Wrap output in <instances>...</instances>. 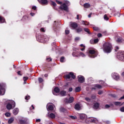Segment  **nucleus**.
<instances>
[{
  "instance_id": "nucleus-1",
  "label": "nucleus",
  "mask_w": 124,
  "mask_h": 124,
  "mask_svg": "<svg viewBox=\"0 0 124 124\" xmlns=\"http://www.w3.org/2000/svg\"><path fill=\"white\" fill-rule=\"evenodd\" d=\"M103 49L104 52L109 53H111L113 49V47L109 42H106L103 45Z\"/></svg>"
},
{
  "instance_id": "nucleus-2",
  "label": "nucleus",
  "mask_w": 124,
  "mask_h": 124,
  "mask_svg": "<svg viewBox=\"0 0 124 124\" xmlns=\"http://www.w3.org/2000/svg\"><path fill=\"white\" fill-rule=\"evenodd\" d=\"M89 57L91 58H95L96 57L98 54L97 51H95L93 49H90L88 51Z\"/></svg>"
},
{
  "instance_id": "nucleus-3",
  "label": "nucleus",
  "mask_w": 124,
  "mask_h": 124,
  "mask_svg": "<svg viewBox=\"0 0 124 124\" xmlns=\"http://www.w3.org/2000/svg\"><path fill=\"white\" fill-rule=\"evenodd\" d=\"M59 9L61 10H64L66 12H69L68 7L65 3H62Z\"/></svg>"
},
{
  "instance_id": "nucleus-4",
  "label": "nucleus",
  "mask_w": 124,
  "mask_h": 124,
  "mask_svg": "<svg viewBox=\"0 0 124 124\" xmlns=\"http://www.w3.org/2000/svg\"><path fill=\"white\" fill-rule=\"evenodd\" d=\"M78 81L80 83H83L85 81V78L82 76H78Z\"/></svg>"
},
{
  "instance_id": "nucleus-5",
  "label": "nucleus",
  "mask_w": 124,
  "mask_h": 124,
  "mask_svg": "<svg viewBox=\"0 0 124 124\" xmlns=\"http://www.w3.org/2000/svg\"><path fill=\"white\" fill-rule=\"evenodd\" d=\"M5 93V89L2 86H0V95H3Z\"/></svg>"
},
{
  "instance_id": "nucleus-6",
  "label": "nucleus",
  "mask_w": 124,
  "mask_h": 124,
  "mask_svg": "<svg viewBox=\"0 0 124 124\" xmlns=\"http://www.w3.org/2000/svg\"><path fill=\"white\" fill-rule=\"evenodd\" d=\"M70 27L74 29H76L78 27V25L77 23L73 22L71 23Z\"/></svg>"
},
{
  "instance_id": "nucleus-7",
  "label": "nucleus",
  "mask_w": 124,
  "mask_h": 124,
  "mask_svg": "<svg viewBox=\"0 0 124 124\" xmlns=\"http://www.w3.org/2000/svg\"><path fill=\"white\" fill-rule=\"evenodd\" d=\"M20 124H28V120L27 119L19 120Z\"/></svg>"
},
{
  "instance_id": "nucleus-8",
  "label": "nucleus",
  "mask_w": 124,
  "mask_h": 124,
  "mask_svg": "<svg viewBox=\"0 0 124 124\" xmlns=\"http://www.w3.org/2000/svg\"><path fill=\"white\" fill-rule=\"evenodd\" d=\"M0 24L6 23L5 18L2 16H0Z\"/></svg>"
},
{
  "instance_id": "nucleus-9",
  "label": "nucleus",
  "mask_w": 124,
  "mask_h": 124,
  "mask_svg": "<svg viewBox=\"0 0 124 124\" xmlns=\"http://www.w3.org/2000/svg\"><path fill=\"white\" fill-rule=\"evenodd\" d=\"M19 108H15L13 110V114L15 115H17L18 113H19Z\"/></svg>"
},
{
  "instance_id": "nucleus-10",
  "label": "nucleus",
  "mask_w": 124,
  "mask_h": 124,
  "mask_svg": "<svg viewBox=\"0 0 124 124\" xmlns=\"http://www.w3.org/2000/svg\"><path fill=\"white\" fill-rule=\"evenodd\" d=\"M39 2L41 4L47 5L48 3V1L47 0H39Z\"/></svg>"
},
{
  "instance_id": "nucleus-11",
  "label": "nucleus",
  "mask_w": 124,
  "mask_h": 124,
  "mask_svg": "<svg viewBox=\"0 0 124 124\" xmlns=\"http://www.w3.org/2000/svg\"><path fill=\"white\" fill-rule=\"evenodd\" d=\"M53 94L55 95V93H58L60 92V90L59 87H56L54 88Z\"/></svg>"
},
{
  "instance_id": "nucleus-12",
  "label": "nucleus",
  "mask_w": 124,
  "mask_h": 124,
  "mask_svg": "<svg viewBox=\"0 0 124 124\" xmlns=\"http://www.w3.org/2000/svg\"><path fill=\"white\" fill-rule=\"evenodd\" d=\"M76 31L77 33H79L83 31V28L81 27H78L76 29Z\"/></svg>"
},
{
  "instance_id": "nucleus-13",
  "label": "nucleus",
  "mask_w": 124,
  "mask_h": 124,
  "mask_svg": "<svg viewBox=\"0 0 124 124\" xmlns=\"http://www.w3.org/2000/svg\"><path fill=\"white\" fill-rule=\"evenodd\" d=\"M13 108V105L10 104V103L6 105V109H8V110H10L12 109Z\"/></svg>"
},
{
  "instance_id": "nucleus-14",
  "label": "nucleus",
  "mask_w": 124,
  "mask_h": 124,
  "mask_svg": "<svg viewBox=\"0 0 124 124\" xmlns=\"http://www.w3.org/2000/svg\"><path fill=\"white\" fill-rule=\"evenodd\" d=\"M29 19V16L27 15H24L22 18V21H25Z\"/></svg>"
},
{
  "instance_id": "nucleus-15",
  "label": "nucleus",
  "mask_w": 124,
  "mask_h": 124,
  "mask_svg": "<svg viewBox=\"0 0 124 124\" xmlns=\"http://www.w3.org/2000/svg\"><path fill=\"white\" fill-rule=\"evenodd\" d=\"M60 110L61 112L63 113H66L67 112V109L63 107H61Z\"/></svg>"
},
{
  "instance_id": "nucleus-16",
  "label": "nucleus",
  "mask_w": 124,
  "mask_h": 124,
  "mask_svg": "<svg viewBox=\"0 0 124 124\" xmlns=\"http://www.w3.org/2000/svg\"><path fill=\"white\" fill-rule=\"evenodd\" d=\"M99 107V104L98 103H94L93 105L94 109H98Z\"/></svg>"
},
{
  "instance_id": "nucleus-17",
  "label": "nucleus",
  "mask_w": 124,
  "mask_h": 124,
  "mask_svg": "<svg viewBox=\"0 0 124 124\" xmlns=\"http://www.w3.org/2000/svg\"><path fill=\"white\" fill-rule=\"evenodd\" d=\"M75 108L76 110H79L80 109V106L78 104L75 105Z\"/></svg>"
},
{
  "instance_id": "nucleus-18",
  "label": "nucleus",
  "mask_w": 124,
  "mask_h": 124,
  "mask_svg": "<svg viewBox=\"0 0 124 124\" xmlns=\"http://www.w3.org/2000/svg\"><path fill=\"white\" fill-rule=\"evenodd\" d=\"M121 102H114V104L116 106H122L123 104H124V103L121 104Z\"/></svg>"
},
{
  "instance_id": "nucleus-19",
  "label": "nucleus",
  "mask_w": 124,
  "mask_h": 124,
  "mask_svg": "<svg viewBox=\"0 0 124 124\" xmlns=\"http://www.w3.org/2000/svg\"><path fill=\"white\" fill-rule=\"evenodd\" d=\"M84 7L85 8L88 9L91 7V5L89 3H86L84 4Z\"/></svg>"
},
{
  "instance_id": "nucleus-20",
  "label": "nucleus",
  "mask_w": 124,
  "mask_h": 124,
  "mask_svg": "<svg viewBox=\"0 0 124 124\" xmlns=\"http://www.w3.org/2000/svg\"><path fill=\"white\" fill-rule=\"evenodd\" d=\"M54 109L53 106L52 105H49L47 109L49 111H52Z\"/></svg>"
},
{
  "instance_id": "nucleus-21",
  "label": "nucleus",
  "mask_w": 124,
  "mask_h": 124,
  "mask_svg": "<svg viewBox=\"0 0 124 124\" xmlns=\"http://www.w3.org/2000/svg\"><path fill=\"white\" fill-rule=\"evenodd\" d=\"M60 94L62 95V96H66V92L65 91H62L60 92Z\"/></svg>"
},
{
  "instance_id": "nucleus-22",
  "label": "nucleus",
  "mask_w": 124,
  "mask_h": 124,
  "mask_svg": "<svg viewBox=\"0 0 124 124\" xmlns=\"http://www.w3.org/2000/svg\"><path fill=\"white\" fill-rule=\"evenodd\" d=\"M113 77L115 80H119L120 76L119 75H113Z\"/></svg>"
},
{
  "instance_id": "nucleus-23",
  "label": "nucleus",
  "mask_w": 124,
  "mask_h": 124,
  "mask_svg": "<svg viewBox=\"0 0 124 124\" xmlns=\"http://www.w3.org/2000/svg\"><path fill=\"white\" fill-rule=\"evenodd\" d=\"M69 74L70 75L72 79H75L76 78V76L74 75L73 72H70Z\"/></svg>"
},
{
  "instance_id": "nucleus-24",
  "label": "nucleus",
  "mask_w": 124,
  "mask_h": 124,
  "mask_svg": "<svg viewBox=\"0 0 124 124\" xmlns=\"http://www.w3.org/2000/svg\"><path fill=\"white\" fill-rule=\"evenodd\" d=\"M81 23H82L83 25L85 26H88L89 25V22H87V21L82 20L81 21Z\"/></svg>"
},
{
  "instance_id": "nucleus-25",
  "label": "nucleus",
  "mask_w": 124,
  "mask_h": 124,
  "mask_svg": "<svg viewBox=\"0 0 124 124\" xmlns=\"http://www.w3.org/2000/svg\"><path fill=\"white\" fill-rule=\"evenodd\" d=\"M14 122V118L13 117H12L11 118L9 119L8 123L10 124H12L13 123V122Z\"/></svg>"
},
{
  "instance_id": "nucleus-26",
  "label": "nucleus",
  "mask_w": 124,
  "mask_h": 124,
  "mask_svg": "<svg viewBox=\"0 0 124 124\" xmlns=\"http://www.w3.org/2000/svg\"><path fill=\"white\" fill-rule=\"evenodd\" d=\"M84 31L86 32L88 34H91V33L88 28H84Z\"/></svg>"
},
{
  "instance_id": "nucleus-27",
  "label": "nucleus",
  "mask_w": 124,
  "mask_h": 124,
  "mask_svg": "<svg viewBox=\"0 0 124 124\" xmlns=\"http://www.w3.org/2000/svg\"><path fill=\"white\" fill-rule=\"evenodd\" d=\"M94 87L95 88H97L98 89H102V85H100L98 84H96L94 85Z\"/></svg>"
},
{
  "instance_id": "nucleus-28",
  "label": "nucleus",
  "mask_w": 124,
  "mask_h": 124,
  "mask_svg": "<svg viewBox=\"0 0 124 124\" xmlns=\"http://www.w3.org/2000/svg\"><path fill=\"white\" fill-rule=\"evenodd\" d=\"M81 91V87H77L75 89V92L76 93H79Z\"/></svg>"
},
{
  "instance_id": "nucleus-29",
  "label": "nucleus",
  "mask_w": 124,
  "mask_h": 124,
  "mask_svg": "<svg viewBox=\"0 0 124 124\" xmlns=\"http://www.w3.org/2000/svg\"><path fill=\"white\" fill-rule=\"evenodd\" d=\"M72 55L73 57H78L79 56L78 55V52L76 51V52H73L72 53Z\"/></svg>"
},
{
  "instance_id": "nucleus-30",
  "label": "nucleus",
  "mask_w": 124,
  "mask_h": 124,
  "mask_svg": "<svg viewBox=\"0 0 124 124\" xmlns=\"http://www.w3.org/2000/svg\"><path fill=\"white\" fill-rule=\"evenodd\" d=\"M69 101L70 103H73L74 101V97H70L69 99Z\"/></svg>"
},
{
  "instance_id": "nucleus-31",
  "label": "nucleus",
  "mask_w": 124,
  "mask_h": 124,
  "mask_svg": "<svg viewBox=\"0 0 124 124\" xmlns=\"http://www.w3.org/2000/svg\"><path fill=\"white\" fill-rule=\"evenodd\" d=\"M80 47H83V48H80V50H81V51H84V50H85V46L84 45H83V44H80Z\"/></svg>"
},
{
  "instance_id": "nucleus-32",
  "label": "nucleus",
  "mask_w": 124,
  "mask_h": 124,
  "mask_svg": "<svg viewBox=\"0 0 124 124\" xmlns=\"http://www.w3.org/2000/svg\"><path fill=\"white\" fill-rule=\"evenodd\" d=\"M49 117L51 118V119H54L55 118V115L54 113H51L50 114H49Z\"/></svg>"
},
{
  "instance_id": "nucleus-33",
  "label": "nucleus",
  "mask_w": 124,
  "mask_h": 124,
  "mask_svg": "<svg viewBox=\"0 0 124 124\" xmlns=\"http://www.w3.org/2000/svg\"><path fill=\"white\" fill-rule=\"evenodd\" d=\"M5 116L7 117H9L10 116H11V113L10 112H6L5 113Z\"/></svg>"
},
{
  "instance_id": "nucleus-34",
  "label": "nucleus",
  "mask_w": 124,
  "mask_h": 124,
  "mask_svg": "<svg viewBox=\"0 0 124 124\" xmlns=\"http://www.w3.org/2000/svg\"><path fill=\"white\" fill-rule=\"evenodd\" d=\"M50 4L51 5H53L54 7L57 6V3H55V2L54 1H51Z\"/></svg>"
},
{
  "instance_id": "nucleus-35",
  "label": "nucleus",
  "mask_w": 124,
  "mask_h": 124,
  "mask_svg": "<svg viewBox=\"0 0 124 124\" xmlns=\"http://www.w3.org/2000/svg\"><path fill=\"white\" fill-rule=\"evenodd\" d=\"M38 81L40 83H41L44 81V79L42 78H39Z\"/></svg>"
},
{
  "instance_id": "nucleus-36",
  "label": "nucleus",
  "mask_w": 124,
  "mask_h": 124,
  "mask_svg": "<svg viewBox=\"0 0 124 124\" xmlns=\"http://www.w3.org/2000/svg\"><path fill=\"white\" fill-rule=\"evenodd\" d=\"M65 60V57L63 56L61 57L60 61L61 62H63Z\"/></svg>"
},
{
  "instance_id": "nucleus-37",
  "label": "nucleus",
  "mask_w": 124,
  "mask_h": 124,
  "mask_svg": "<svg viewBox=\"0 0 124 124\" xmlns=\"http://www.w3.org/2000/svg\"><path fill=\"white\" fill-rule=\"evenodd\" d=\"M104 19H105V20L108 21L109 20V17H108L107 15L105 14V16H104Z\"/></svg>"
},
{
  "instance_id": "nucleus-38",
  "label": "nucleus",
  "mask_w": 124,
  "mask_h": 124,
  "mask_svg": "<svg viewBox=\"0 0 124 124\" xmlns=\"http://www.w3.org/2000/svg\"><path fill=\"white\" fill-rule=\"evenodd\" d=\"M70 76H71L69 74V75H67L65 76V78L66 79H69L71 78V77H70Z\"/></svg>"
},
{
  "instance_id": "nucleus-39",
  "label": "nucleus",
  "mask_w": 124,
  "mask_h": 124,
  "mask_svg": "<svg viewBox=\"0 0 124 124\" xmlns=\"http://www.w3.org/2000/svg\"><path fill=\"white\" fill-rule=\"evenodd\" d=\"M69 117L70 118H71L72 119H73V120H76V119H77V117L76 116L71 115V116H69Z\"/></svg>"
},
{
  "instance_id": "nucleus-40",
  "label": "nucleus",
  "mask_w": 124,
  "mask_h": 124,
  "mask_svg": "<svg viewBox=\"0 0 124 124\" xmlns=\"http://www.w3.org/2000/svg\"><path fill=\"white\" fill-rule=\"evenodd\" d=\"M52 59L50 57H46V61L47 62H51Z\"/></svg>"
},
{
  "instance_id": "nucleus-41",
  "label": "nucleus",
  "mask_w": 124,
  "mask_h": 124,
  "mask_svg": "<svg viewBox=\"0 0 124 124\" xmlns=\"http://www.w3.org/2000/svg\"><path fill=\"white\" fill-rule=\"evenodd\" d=\"M85 100L88 102H90L91 101V99L90 98L87 97L85 98Z\"/></svg>"
},
{
  "instance_id": "nucleus-42",
  "label": "nucleus",
  "mask_w": 124,
  "mask_h": 124,
  "mask_svg": "<svg viewBox=\"0 0 124 124\" xmlns=\"http://www.w3.org/2000/svg\"><path fill=\"white\" fill-rule=\"evenodd\" d=\"M28 79H29V77H23V80L25 82L26 81H28Z\"/></svg>"
},
{
  "instance_id": "nucleus-43",
  "label": "nucleus",
  "mask_w": 124,
  "mask_h": 124,
  "mask_svg": "<svg viewBox=\"0 0 124 124\" xmlns=\"http://www.w3.org/2000/svg\"><path fill=\"white\" fill-rule=\"evenodd\" d=\"M94 44H97L99 42V40L98 38L93 40Z\"/></svg>"
},
{
  "instance_id": "nucleus-44",
  "label": "nucleus",
  "mask_w": 124,
  "mask_h": 124,
  "mask_svg": "<svg viewBox=\"0 0 124 124\" xmlns=\"http://www.w3.org/2000/svg\"><path fill=\"white\" fill-rule=\"evenodd\" d=\"M117 42L118 43H122V39L120 38H118L117 40Z\"/></svg>"
},
{
  "instance_id": "nucleus-45",
  "label": "nucleus",
  "mask_w": 124,
  "mask_h": 124,
  "mask_svg": "<svg viewBox=\"0 0 124 124\" xmlns=\"http://www.w3.org/2000/svg\"><path fill=\"white\" fill-rule=\"evenodd\" d=\"M31 98V97L30 95H27L25 98V99L26 100H29Z\"/></svg>"
},
{
  "instance_id": "nucleus-46",
  "label": "nucleus",
  "mask_w": 124,
  "mask_h": 124,
  "mask_svg": "<svg viewBox=\"0 0 124 124\" xmlns=\"http://www.w3.org/2000/svg\"><path fill=\"white\" fill-rule=\"evenodd\" d=\"M81 17H82V16L81 15H77V19L78 20H79V17L81 18Z\"/></svg>"
},
{
  "instance_id": "nucleus-47",
  "label": "nucleus",
  "mask_w": 124,
  "mask_h": 124,
  "mask_svg": "<svg viewBox=\"0 0 124 124\" xmlns=\"http://www.w3.org/2000/svg\"><path fill=\"white\" fill-rule=\"evenodd\" d=\"M78 53H79V56H82V57H85L84 54L82 52L79 51Z\"/></svg>"
},
{
  "instance_id": "nucleus-48",
  "label": "nucleus",
  "mask_w": 124,
  "mask_h": 124,
  "mask_svg": "<svg viewBox=\"0 0 124 124\" xmlns=\"http://www.w3.org/2000/svg\"><path fill=\"white\" fill-rule=\"evenodd\" d=\"M93 30L95 31H97L99 30V28L98 27H93Z\"/></svg>"
},
{
  "instance_id": "nucleus-49",
  "label": "nucleus",
  "mask_w": 124,
  "mask_h": 124,
  "mask_svg": "<svg viewBox=\"0 0 124 124\" xmlns=\"http://www.w3.org/2000/svg\"><path fill=\"white\" fill-rule=\"evenodd\" d=\"M64 102H65V103H70V102H69V99H68V98H65V99H64Z\"/></svg>"
},
{
  "instance_id": "nucleus-50",
  "label": "nucleus",
  "mask_w": 124,
  "mask_h": 124,
  "mask_svg": "<svg viewBox=\"0 0 124 124\" xmlns=\"http://www.w3.org/2000/svg\"><path fill=\"white\" fill-rule=\"evenodd\" d=\"M17 75H18V76H22V74H21V72L20 71H17Z\"/></svg>"
},
{
  "instance_id": "nucleus-51",
  "label": "nucleus",
  "mask_w": 124,
  "mask_h": 124,
  "mask_svg": "<svg viewBox=\"0 0 124 124\" xmlns=\"http://www.w3.org/2000/svg\"><path fill=\"white\" fill-rule=\"evenodd\" d=\"M55 1H56V2L57 3H58V4H61L62 3V2L61 1H59V0H56Z\"/></svg>"
},
{
  "instance_id": "nucleus-52",
  "label": "nucleus",
  "mask_w": 124,
  "mask_h": 124,
  "mask_svg": "<svg viewBox=\"0 0 124 124\" xmlns=\"http://www.w3.org/2000/svg\"><path fill=\"white\" fill-rule=\"evenodd\" d=\"M91 98L92 99H95L96 98V96L95 95H92Z\"/></svg>"
},
{
  "instance_id": "nucleus-53",
  "label": "nucleus",
  "mask_w": 124,
  "mask_h": 124,
  "mask_svg": "<svg viewBox=\"0 0 124 124\" xmlns=\"http://www.w3.org/2000/svg\"><path fill=\"white\" fill-rule=\"evenodd\" d=\"M69 30H65V34H66V35H68V34H69Z\"/></svg>"
},
{
  "instance_id": "nucleus-54",
  "label": "nucleus",
  "mask_w": 124,
  "mask_h": 124,
  "mask_svg": "<svg viewBox=\"0 0 124 124\" xmlns=\"http://www.w3.org/2000/svg\"><path fill=\"white\" fill-rule=\"evenodd\" d=\"M120 111L121 112H124V107H123L120 108Z\"/></svg>"
},
{
  "instance_id": "nucleus-55",
  "label": "nucleus",
  "mask_w": 124,
  "mask_h": 124,
  "mask_svg": "<svg viewBox=\"0 0 124 124\" xmlns=\"http://www.w3.org/2000/svg\"><path fill=\"white\" fill-rule=\"evenodd\" d=\"M40 31L42 32H45V29L44 28H41L40 29Z\"/></svg>"
},
{
  "instance_id": "nucleus-56",
  "label": "nucleus",
  "mask_w": 124,
  "mask_h": 124,
  "mask_svg": "<svg viewBox=\"0 0 124 124\" xmlns=\"http://www.w3.org/2000/svg\"><path fill=\"white\" fill-rule=\"evenodd\" d=\"M98 94L100 95V94H103V91H99L98 92Z\"/></svg>"
},
{
  "instance_id": "nucleus-57",
  "label": "nucleus",
  "mask_w": 124,
  "mask_h": 124,
  "mask_svg": "<svg viewBox=\"0 0 124 124\" xmlns=\"http://www.w3.org/2000/svg\"><path fill=\"white\" fill-rule=\"evenodd\" d=\"M79 50V48H75V47H73V50L74 51H76V50Z\"/></svg>"
},
{
  "instance_id": "nucleus-58",
  "label": "nucleus",
  "mask_w": 124,
  "mask_h": 124,
  "mask_svg": "<svg viewBox=\"0 0 124 124\" xmlns=\"http://www.w3.org/2000/svg\"><path fill=\"white\" fill-rule=\"evenodd\" d=\"M37 7L36 6H33L32 7V10H36Z\"/></svg>"
},
{
  "instance_id": "nucleus-59",
  "label": "nucleus",
  "mask_w": 124,
  "mask_h": 124,
  "mask_svg": "<svg viewBox=\"0 0 124 124\" xmlns=\"http://www.w3.org/2000/svg\"><path fill=\"white\" fill-rule=\"evenodd\" d=\"M110 107V106L109 105H105V108H106V109H107V108H109Z\"/></svg>"
},
{
  "instance_id": "nucleus-60",
  "label": "nucleus",
  "mask_w": 124,
  "mask_h": 124,
  "mask_svg": "<svg viewBox=\"0 0 124 124\" xmlns=\"http://www.w3.org/2000/svg\"><path fill=\"white\" fill-rule=\"evenodd\" d=\"M97 36H98V37H101L102 36V34L98 33Z\"/></svg>"
},
{
  "instance_id": "nucleus-61",
  "label": "nucleus",
  "mask_w": 124,
  "mask_h": 124,
  "mask_svg": "<svg viewBox=\"0 0 124 124\" xmlns=\"http://www.w3.org/2000/svg\"><path fill=\"white\" fill-rule=\"evenodd\" d=\"M30 15H31V16L32 17H33V16H34L35 15V14L33 13H31L30 14Z\"/></svg>"
},
{
  "instance_id": "nucleus-62",
  "label": "nucleus",
  "mask_w": 124,
  "mask_h": 124,
  "mask_svg": "<svg viewBox=\"0 0 124 124\" xmlns=\"http://www.w3.org/2000/svg\"><path fill=\"white\" fill-rule=\"evenodd\" d=\"M79 40H80V38H79V37H77L75 38V40H76V41H79Z\"/></svg>"
},
{
  "instance_id": "nucleus-63",
  "label": "nucleus",
  "mask_w": 124,
  "mask_h": 124,
  "mask_svg": "<svg viewBox=\"0 0 124 124\" xmlns=\"http://www.w3.org/2000/svg\"><path fill=\"white\" fill-rule=\"evenodd\" d=\"M122 99H124V95H123V96L121 97L120 98H119V100H122Z\"/></svg>"
},
{
  "instance_id": "nucleus-64",
  "label": "nucleus",
  "mask_w": 124,
  "mask_h": 124,
  "mask_svg": "<svg viewBox=\"0 0 124 124\" xmlns=\"http://www.w3.org/2000/svg\"><path fill=\"white\" fill-rule=\"evenodd\" d=\"M90 43H91V44H93V43H94L93 42V40H91L90 41Z\"/></svg>"
}]
</instances>
